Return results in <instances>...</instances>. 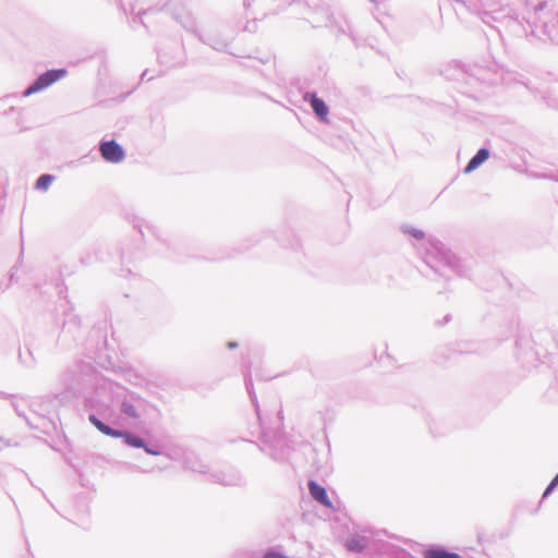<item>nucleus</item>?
<instances>
[{
	"label": "nucleus",
	"instance_id": "2eb2a0df",
	"mask_svg": "<svg viewBox=\"0 0 558 558\" xmlns=\"http://www.w3.org/2000/svg\"><path fill=\"white\" fill-rule=\"evenodd\" d=\"M144 449H145V451H146L148 454H151V456H158V454H159V452H158V451H156V450H154V449H150V448H148V447H146V446L144 447Z\"/></svg>",
	"mask_w": 558,
	"mask_h": 558
},
{
	"label": "nucleus",
	"instance_id": "6e6552de",
	"mask_svg": "<svg viewBox=\"0 0 558 558\" xmlns=\"http://www.w3.org/2000/svg\"><path fill=\"white\" fill-rule=\"evenodd\" d=\"M121 438H123L125 444L131 447H134V448H144L145 447L144 440L131 433L122 432Z\"/></svg>",
	"mask_w": 558,
	"mask_h": 558
},
{
	"label": "nucleus",
	"instance_id": "dca6fc26",
	"mask_svg": "<svg viewBox=\"0 0 558 558\" xmlns=\"http://www.w3.org/2000/svg\"><path fill=\"white\" fill-rule=\"evenodd\" d=\"M553 486L558 485V473L555 475V477L551 480Z\"/></svg>",
	"mask_w": 558,
	"mask_h": 558
},
{
	"label": "nucleus",
	"instance_id": "20e7f679",
	"mask_svg": "<svg viewBox=\"0 0 558 558\" xmlns=\"http://www.w3.org/2000/svg\"><path fill=\"white\" fill-rule=\"evenodd\" d=\"M489 157V150L487 148H481L477 153L471 158L469 163L466 165L464 172L470 173L477 169L484 161H486Z\"/></svg>",
	"mask_w": 558,
	"mask_h": 558
},
{
	"label": "nucleus",
	"instance_id": "f3484780",
	"mask_svg": "<svg viewBox=\"0 0 558 558\" xmlns=\"http://www.w3.org/2000/svg\"><path fill=\"white\" fill-rule=\"evenodd\" d=\"M236 345H238V344H236L235 342H229V344H228V347H229L230 349H233V348H235Z\"/></svg>",
	"mask_w": 558,
	"mask_h": 558
},
{
	"label": "nucleus",
	"instance_id": "f8f14e48",
	"mask_svg": "<svg viewBox=\"0 0 558 558\" xmlns=\"http://www.w3.org/2000/svg\"><path fill=\"white\" fill-rule=\"evenodd\" d=\"M90 423L101 433L107 424H105L101 420H99L96 415L89 416Z\"/></svg>",
	"mask_w": 558,
	"mask_h": 558
},
{
	"label": "nucleus",
	"instance_id": "ddd939ff",
	"mask_svg": "<svg viewBox=\"0 0 558 558\" xmlns=\"http://www.w3.org/2000/svg\"><path fill=\"white\" fill-rule=\"evenodd\" d=\"M408 233H410L411 235H413L414 238L416 239H423L424 238V232L420 229H416V228H407L405 230Z\"/></svg>",
	"mask_w": 558,
	"mask_h": 558
},
{
	"label": "nucleus",
	"instance_id": "9d476101",
	"mask_svg": "<svg viewBox=\"0 0 558 558\" xmlns=\"http://www.w3.org/2000/svg\"><path fill=\"white\" fill-rule=\"evenodd\" d=\"M121 411L130 416V417H133V418H137L138 417V413L136 411V408L134 407V404H132L131 402L129 401H123L122 402V405H121Z\"/></svg>",
	"mask_w": 558,
	"mask_h": 558
},
{
	"label": "nucleus",
	"instance_id": "7ed1b4c3",
	"mask_svg": "<svg viewBox=\"0 0 558 558\" xmlns=\"http://www.w3.org/2000/svg\"><path fill=\"white\" fill-rule=\"evenodd\" d=\"M308 489H310L312 497L315 500L319 501L322 505H324L328 508H332V502L328 498L327 490L325 489V487L320 486L319 484H317L314 481H311L308 483Z\"/></svg>",
	"mask_w": 558,
	"mask_h": 558
},
{
	"label": "nucleus",
	"instance_id": "4468645a",
	"mask_svg": "<svg viewBox=\"0 0 558 558\" xmlns=\"http://www.w3.org/2000/svg\"><path fill=\"white\" fill-rule=\"evenodd\" d=\"M556 486H553V483L550 482L549 485L546 487L543 497H547L555 488Z\"/></svg>",
	"mask_w": 558,
	"mask_h": 558
},
{
	"label": "nucleus",
	"instance_id": "39448f33",
	"mask_svg": "<svg viewBox=\"0 0 558 558\" xmlns=\"http://www.w3.org/2000/svg\"><path fill=\"white\" fill-rule=\"evenodd\" d=\"M311 106L316 116L324 122L328 121V107L326 102L318 98L316 95H312Z\"/></svg>",
	"mask_w": 558,
	"mask_h": 558
},
{
	"label": "nucleus",
	"instance_id": "0eeeda50",
	"mask_svg": "<svg viewBox=\"0 0 558 558\" xmlns=\"http://www.w3.org/2000/svg\"><path fill=\"white\" fill-rule=\"evenodd\" d=\"M366 539L363 537L351 538L345 544L348 550L356 553H362L366 548Z\"/></svg>",
	"mask_w": 558,
	"mask_h": 558
},
{
	"label": "nucleus",
	"instance_id": "423d86ee",
	"mask_svg": "<svg viewBox=\"0 0 558 558\" xmlns=\"http://www.w3.org/2000/svg\"><path fill=\"white\" fill-rule=\"evenodd\" d=\"M425 558H460L457 553H449L440 548H432L425 551Z\"/></svg>",
	"mask_w": 558,
	"mask_h": 558
},
{
	"label": "nucleus",
	"instance_id": "a211bd4d",
	"mask_svg": "<svg viewBox=\"0 0 558 558\" xmlns=\"http://www.w3.org/2000/svg\"><path fill=\"white\" fill-rule=\"evenodd\" d=\"M482 20H483V22H484V23H488V21H487V20H485V17H484V16H482Z\"/></svg>",
	"mask_w": 558,
	"mask_h": 558
},
{
	"label": "nucleus",
	"instance_id": "f257e3e1",
	"mask_svg": "<svg viewBox=\"0 0 558 558\" xmlns=\"http://www.w3.org/2000/svg\"><path fill=\"white\" fill-rule=\"evenodd\" d=\"M66 76V70H50L46 73L41 74L31 86H28L25 92L24 96H31L35 93L41 92L43 89L49 87L57 81L64 78Z\"/></svg>",
	"mask_w": 558,
	"mask_h": 558
},
{
	"label": "nucleus",
	"instance_id": "f03ea898",
	"mask_svg": "<svg viewBox=\"0 0 558 558\" xmlns=\"http://www.w3.org/2000/svg\"><path fill=\"white\" fill-rule=\"evenodd\" d=\"M101 156L105 160L119 163L124 159V149L114 140L105 141L100 144Z\"/></svg>",
	"mask_w": 558,
	"mask_h": 558
},
{
	"label": "nucleus",
	"instance_id": "1a4fd4ad",
	"mask_svg": "<svg viewBox=\"0 0 558 558\" xmlns=\"http://www.w3.org/2000/svg\"><path fill=\"white\" fill-rule=\"evenodd\" d=\"M54 178L50 174H44L39 177V179L36 182V189L46 191L49 185L52 183Z\"/></svg>",
	"mask_w": 558,
	"mask_h": 558
},
{
	"label": "nucleus",
	"instance_id": "9b49d317",
	"mask_svg": "<svg viewBox=\"0 0 558 558\" xmlns=\"http://www.w3.org/2000/svg\"><path fill=\"white\" fill-rule=\"evenodd\" d=\"M101 434L112 437V438H120L122 437V430H117L111 428L110 426L106 425Z\"/></svg>",
	"mask_w": 558,
	"mask_h": 558
}]
</instances>
